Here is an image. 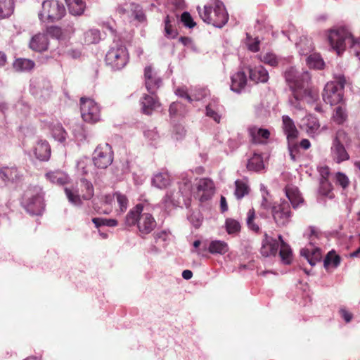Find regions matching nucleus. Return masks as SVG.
<instances>
[{
  "mask_svg": "<svg viewBox=\"0 0 360 360\" xmlns=\"http://www.w3.org/2000/svg\"><path fill=\"white\" fill-rule=\"evenodd\" d=\"M284 76L292 91V96L288 100L292 108L302 110L304 108L302 101L312 103L316 100L318 94L309 87L311 76L308 72H298L290 67L285 70Z\"/></svg>",
  "mask_w": 360,
  "mask_h": 360,
  "instance_id": "obj_1",
  "label": "nucleus"
},
{
  "mask_svg": "<svg viewBox=\"0 0 360 360\" xmlns=\"http://www.w3.org/2000/svg\"><path fill=\"white\" fill-rule=\"evenodd\" d=\"M143 205L137 204L127 214L124 219V224L127 226L136 225L139 236L144 238L150 233L157 226V222L153 216L148 212H143Z\"/></svg>",
  "mask_w": 360,
  "mask_h": 360,
  "instance_id": "obj_2",
  "label": "nucleus"
},
{
  "mask_svg": "<svg viewBox=\"0 0 360 360\" xmlns=\"http://www.w3.org/2000/svg\"><path fill=\"white\" fill-rule=\"evenodd\" d=\"M331 47L340 55L347 46H349L356 57L360 59V41L355 39L345 27L331 30L328 36Z\"/></svg>",
  "mask_w": 360,
  "mask_h": 360,
  "instance_id": "obj_3",
  "label": "nucleus"
},
{
  "mask_svg": "<svg viewBox=\"0 0 360 360\" xmlns=\"http://www.w3.org/2000/svg\"><path fill=\"white\" fill-rule=\"evenodd\" d=\"M197 10L205 22L217 27H222L229 20L224 5L220 0H213L202 8L198 6Z\"/></svg>",
  "mask_w": 360,
  "mask_h": 360,
  "instance_id": "obj_4",
  "label": "nucleus"
},
{
  "mask_svg": "<svg viewBox=\"0 0 360 360\" xmlns=\"http://www.w3.org/2000/svg\"><path fill=\"white\" fill-rule=\"evenodd\" d=\"M278 248H280L279 255L282 262L289 264L292 261V252L289 245L283 240L282 236L278 235L276 240L265 233L260 249L261 254L264 257L275 256Z\"/></svg>",
  "mask_w": 360,
  "mask_h": 360,
  "instance_id": "obj_5",
  "label": "nucleus"
},
{
  "mask_svg": "<svg viewBox=\"0 0 360 360\" xmlns=\"http://www.w3.org/2000/svg\"><path fill=\"white\" fill-rule=\"evenodd\" d=\"M191 181L186 179L179 181L176 188L167 191L163 201L167 207H188L191 200Z\"/></svg>",
  "mask_w": 360,
  "mask_h": 360,
  "instance_id": "obj_6",
  "label": "nucleus"
},
{
  "mask_svg": "<svg viewBox=\"0 0 360 360\" xmlns=\"http://www.w3.org/2000/svg\"><path fill=\"white\" fill-rule=\"evenodd\" d=\"M334 81L328 82L323 91L322 98L326 103L330 105L339 104L343 100V89L346 83L343 75L334 76Z\"/></svg>",
  "mask_w": 360,
  "mask_h": 360,
  "instance_id": "obj_7",
  "label": "nucleus"
},
{
  "mask_svg": "<svg viewBox=\"0 0 360 360\" xmlns=\"http://www.w3.org/2000/svg\"><path fill=\"white\" fill-rule=\"evenodd\" d=\"M65 193L70 202L75 205H80L82 198L90 200L94 196V189L91 182L82 178L75 186L65 187Z\"/></svg>",
  "mask_w": 360,
  "mask_h": 360,
  "instance_id": "obj_8",
  "label": "nucleus"
},
{
  "mask_svg": "<svg viewBox=\"0 0 360 360\" xmlns=\"http://www.w3.org/2000/svg\"><path fill=\"white\" fill-rule=\"evenodd\" d=\"M129 58L127 48L121 44H116L108 51L105 61L112 70H120L126 66Z\"/></svg>",
  "mask_w": 360,
  "mask_h": 360,
  "instance_id": "obj_9",
  "label": "nucleus"
},
{
  "mask_svg": "<svg viewBox=\"0 0 360 360\" xmlns=\"http://www.w3.org/2000/svg\"><path fill=\"white\" fill-rule=\"evenodd\" d=\"M65 8L56 0H46L42 3L41 11L39 13L41 21L54 22L60 20L65 14Z\"/></svg>",
  "mask_w": 360,
  "mask_h": 360,
  "instance_id": "obj_10",
  "label": "nucleus"
},
{
  "mask_svg": "<svg viewBox=\"0 0 360 360\" xmlns=\"http://www.w3.org/2000/svg\"><path fill=\"white\" fill-rule=\"evenodd\" d=\"M25 208L32 214L39 215L45 209L44 193L40 188H34L27 193Z\"/></svg>",
  "mask_w": 360,
  "mask_h": 360,
  "instance_id": "obj_11",
  "label": "nucleus"
},
{
  "mask_svg": "<svg viewBox=\"0 0 360 360\" xmlns=\"http://www.w3.org/2000/svg\"><path fill=\"white\" fill-rule=\"evenodd\" d=\"M80 110L84 121L96 123L101 119V110L98 105L92 99L81 98Z\"/></svg>",
  "mask_w": 360,
  "mask_h": 360,
  "instance_id": "obj_12",
  "label": "nucleus"
},
{
  "mask_svg": "<svg viewBox=\"0 0 360 360\" xmlns=\"http://www.w3.org/2000/svg\"><path fill=\"white\" fill-rule=\"evenodd\" d=\"M93 160L98 168H107L113 160V151L111 146L107 143L99 144L94 152Z\"/></svg>",
  "mask_w": 360,
  "mask_h": 360,
  "instance_id": "obj_13",
  "label": "nucleus"
},
{
  "mask_svg": "<svg viewBox=\"0 0 360 360\" xmlns=\"http://www.w3.org/2000/svg\"><path fill=\"white\" fill-rule=\"evenodd\" d=\"M271 212L273 218L278 226H286L290 221L292 213L290 204L287 201L274 205Z\"/></svg>",
  "mask_w": 360,
  "mask_h": 360,
  "instance_id": "obj_14",
  "label": "nucleus"
},
{
  "mask_svg": "<svg viewBox=\"0 0 360 360\" xmlns=\"http://www.w3.org/2000/svg\"><path fill=\"white\" fill-rule=\"evenodd\" d=\"M214 184L208 178L200 179L198 183L197 191L200 202L210 200L214 193Z\"/></svg>",
  "mask_w": 360,
  "mask_h": 360,
  "instance_id": "obj_15",
  "label": "nucleus"
},
{
  "mask_svg": "<svg viewBox=\"0 0 360 360\" xmlns=\"http://www.w3.org/2000/svg\"><path fill=\"white\" fill-rule=\"evenodd\" d=\"M144 77L146 87L148 91L150 94H155L157 90L159 89L162 83L161 79L160 77H157L156 73L153 71L150 66L145 68Z\"/></svg>",
  "mask_w": 360,
  "mask_h": 360,
  "instance_id": "obj_16",
  "label": "nucleus"
},
{
  "mask_svg": "<svg viewBox=\"0 0 360 360\" xmlns=\"http://www.w3.org/2000/svg\"><path fill=\"white\" fill-rule=\"evenodd\" d=\"M140 103L142 112L147 115H150L160 105L156 94L153 95L144 94L141 98Z\"/></svg>",
  "mask_w": 360,
  "mask_h": 360,
  "instance_id": "obj_17",
  "label": "nucleus"
},
{
  "mask_svg": "<svg viewBox=\"0 0 360 360\" xmlns=\"http://www.w3.org/2000/svg\"><path fill=\"white\" fill-rule=\"evenodd\" d=\"M283 129L287 136L288 141H296L299 132L295 125L293 120L288 115H283Z\"/></svg>",
  "mask_w": 360,
  "mask_h": 360,
  "instance_id": "obj_18",
  "label": "nucleus"
},
{
  "mask_svg": "<svg viewBox=\"0 0 360 360\" xmlns=\"http://www.w3.org/2000/svg\"><path fill=\"white\" fill-rule=\"evenodd\" d=\"M49 39L45 34L38 33L34 35L30 41V48L35 51H44L48 49Z\"/></svg>",
  "mask_w": 360,
  "mask_h": 360,
  "instance_id": "obj_19",
  "label": "nucleus"
},
{
  "mask_svg": "<svg viewBox=\"0 0 360 360\" xmlns=\"http://www.w3.org/2000/svg\"><path fill=\"white\" fill-rule=\"evenodd\" d=\"M249 134L255 144H266L270 137V131L266 129L252 127L249 129Z\"/></svg>",
  "mask_w": 360,
  "mask_h": 360,
  "instance_id": "obj_20",
  "label": "nucleus"
},
{
  "mask_svg": "<svg viewBox=\"0 0 360 360\" xmlns=\"http://www.w3.org/2000/svg\"><path fill=\"white\" fill-rule=\"evenodd\" d=\"M330 154L333 160L338 164L349 160V155L344 145L333 143L330 148Z\"/></svg>",
  "mask_w": 360,
  "mask_h": 360,
  "instance_id": "obj_21",
  "label": "nucleus"
},
{
  "mask_svg": "<svg viewBox=\"0 0 360 360\" xmlns=\"http://www.w3.org/2000/svg\"><path fill=\"white\" fill-rule=\"evenodd\" d=\"M302 127L306 130L309 135L314 136L319 132L320 124L316 117L309 115L302 119Z\"/></svg>",
  "mask_w": 360,
  "mask_h": 360,
  "instance_id": "obj_22",
  "label": "nucleus"
},
{
  "mask_svg": "<svg viewBox=\"0 0 360 360\" xmlns=\"http://www.w3.org/2000/svg\"><path fill=\"white\" fill-rule=\"evenodd\" d=\"M34 155L37 159L46 161L51 156V147L46 141H39L34 147Z\"/></svg>",
  "mask_w": 360,
  "mask_h": 360,
  "instance_id": "obj_23",
  "label": "nucleus"
},
{
  "mask_svg": "<svg viewBox=\"0 0 360 360\" xmlns=\"http://www.w3.org/2000/svg\"><path fill=\"white\" fill-rule=\"evenodd\" d=\"M300 254L307 260L311 266L316 265L317 262L320 261L321 257L320 249L313 246L303 248L300 251Z\"/></svg>",
  "mask_w": 360,
  "mask_h": 360,
  "instance_id": "obj_24",
  "label": "nucleus"
},
{
  "mask_svg": "<svg viewBox=\"0 0 360 360\" xmlns=\"http://www.w3.org/2000/svg\"><path fill=\"white\" fill-rule=\"evenodd\" d=\"M115 195H105L101 198V202L105 207L103 209L99 207L97 203L94 202V209L99 214H108L111 212L112 207V202H114Z\"/></svg>",
  "mask_w": 360,
  "mask_h": 360,
  "instance_id": "obj_25",
  "label": "nucleus"
},
{
  "mask_svg": "<svg viewBox=\"0 0 360 360\" xmlns=\"http://www.w3.org/2000/svg\"><path fill=\"white\" fill-rule=\"evenodd\" d=\"M249 79L255 83H265L269 79L268 71L262 66L249 70Z\"/></svg>",
  "mask_w": 360,
  "mask_h": 360,
  "instance_id": "obj_26",
  "label": "nucleus"
},
{
  "mask_svg": "<svg viewBox=\"0 0 360 360\" xmlns=\"http://www.w3.org/2000/svg\"><path fill=\"white\" fill-rule=\"evenodd\" d=\"M20 176V173L15 167H4L0 169V178L5 182H13L18 179Z\"/></svg>",
  "mask_w": 360,
  "mask_h": 360,
  "instance_id": "obj_27",
  "label": "nucleus"
},
{
  "mask_svg": "<svg viewBox=\"0 0 360 360\" xmlns=\"http://www.w3.org/2000/svg\"><path fill=\"white\" fill-rule=\"evenodd\" d=\"M46 177L53 184L60 186L65 185L68 182V176L59 170L49 172L46 174Z\"/></svg>",
  "mask_w": 360,
  "mask_h": 360,
  "instance_id": "obj_28",
  "label": "nucleus"
},
{
  "mask_svg": "<svg viewBox=\"0 0 360 360\" xmlns=\"http://www.w3.org/2000/svg\"><path fill=\"white\" fill-rule=\"evenodd\" d=\"M246 84V76L244 72H238L231 77V89L237 93L240 92Z\"/></svg>",
  "mask_w": 360,
  "mask_h": 360,
  "instance_id": "obj_29",
  "label": "nucleus"
},
{
  "mask_svg": "<svg viewBox=\"0 0 360 360\" xmlns=\"http://www.w3.org/2000/svg\"><path fill=\"white\" fill-rule=\"evenodd\" d=\"M285 194L291 205L294 208L298 207V205L302 202V198L297 188L294 186H287L285 188Z\"/></svg>",
  "mask_w": 360,
  "mask_h": 360,
  "instance_id": "obj_30",
  "label": "nucleus"
},
{
  "mask_svg": "<svg viewBox=\"0 0 360 360\" xmlns=\"http://www.w3.org/2000/svg\"><path fill=\"white\" fill-rule=\"evenodd\" d=\"M69 11L74 15H82L85 8V3L82 0H65Z\"/></svg>",
  "mask_w": 360,
  "mask_h": 360,
  "instance_id": "obj_31",
  "label": "nucleus"
},
{
  "mask_svg": "<svg viewBox=\"0 0 360 360\" xmlns=\"http://www.w3.org/2000/svg\"><path fill=\"white\" fill-rule=\"evenodd\" d=\"M171 183V177L167 172H160L153 179V184L159 188H165Z\"/></svg>",
  "mask_w": 360,
  "mask_h": 360,
  "instance_id": "obj_32",
  "label": "nucleus"
},
{
  "mask_svg": "<svg viewBox=\"0 0 360 360\" xmlns=\"http://www.w3.org/2000/svg\"><path fill=\"white\" fill-rule=\"evenodd\" d=\"M14 11L13 0H0V19L11 16Z\"/></svg>",
  "mask_w": 360,
  "mask_h": 360,
  "instance_id": "obj_33",
  "label": "nucleus"
},
{
  "mask_svg": "<svg viewBox=\"0 0 360 360\" xmlns=\"http://www.w3.org/2000/svg\"><path fill=\"white\" fill-rule=\"evenodd\" d=\"M208 250L211 254L224 255L228 252L229 248L224 241L213 240L210 243Z\"/></svg>",
  "mask_w": 360,
  "mask_h": 360,
  "instance_id": "obj_34",
  "label": "nucleus"
},
{
  "mask_svg": "<svg viewBox=\"0 0 360 360\" xmlns=\"http://www.w3.org/2000/svg\"><path fill=\"white\" fill-rule=\"evenodd\" d=\"M296 46L301 55H307L313 50L312 41L307 37H301L300 41L296 43Z\"/></svg>",
  "mask_w": 360,
  "mask_h": 360,
  "instance_id": "obj_35",
  "label": "nucleus"
},
{
  "mask_svg": "<svg viewBox=\"0 0 360 360\" xmlns=\"http://www.w3.org/2000/svg\"><path fill=\"white\" fill-rule=\"evenodd\" d=\"M101 39L100 31L96 29H91L84 34V42L86 44H93L98 43Z\"/></svg>",
  "mask_w": 360,
  "mask_h": 360,
  "instance_id": "obj_36",
  "label": "nucleus"
},
{
  "mask_svg": "<svg viewBox=\"0 0 360 360\" xmlns=\"http://www.w3.org/2000/svg\"><path fill=\"white\" fill-rule=\"evenodd\" d=\"M34 67V63L30 59L18 58L13 63V68L17 71H28Z\"/></svg>",
  "mask_w": 360,
  "mask_h": 360,
  "instance_id": "obj_37",
  "label": "nucleus"
},
{
  "mask_svg": "<svg viewBox=\"0 0 360 360\" xmlns=\"http://www.w3.org/2000/svg\"><path fill=\"white\" fill-rule=\"evenodd\" d=\"M173 22H174V18L167 15L165 19V36L168 38L174 39L178 34L177 30L174 26Z\"/></svg>",
  "mask_w": 360,
  "mask_h": 360,
  "instance_id": "obj_38",
  "label": "nucleus"
},
{
  "mask_svg": "<svg viewBox=\"0 0 360 360\" xmlns=\"http://www.w3.org/2000/svg\"><path fill=\"white\" fill-rule=\"evenodd\" d=\"M264 169L263 159L259 154H255L249 159V170L260 172Z\"/></svg>",
  "mask_w": 360,
  "mask_h": 360,
  "instance_id": "obj_39",
  "label": "nucleus"
},
{
  "mask_svg": "<svg viewBox=\"0 0 360 360\" xmlns=\"http://www.w3.org/2000/svg\"><path fill=\"white\" fill-rule=\"evenodd\" d=\"M332 191V185L328 180V179L322 174V178L320 180V186L319 189V192L321 195L327 196L330 198H333V195L331 193Z\"/></svg>",
  "mask_w": 360,
  "mask_h": 360,
  "instance_id": "obj_40",
  "label": "nucleus"
},
{
  "mask_svg": "<svg viewBox=\"0 0 360 360\" xmlns=\"http://www.w3.org/2000/svg\"><path fill=\"white\" fill-rule=\"evenodd\" d=\"M307 63L311 68L322 69L324 66V62L321 56L318 53H313L309 56L307 59Z\"/></svg>",
  "mask_w": 360,
  "mask_h": 360,
  "instance_id": "obj_41",
  "label": "nucleus"
},
{
  "mask_svg": "<svg viewBox=\"0 0 360 360\" xmlns=\"http://www.w3.org/2000/svg\"><path fill=\"white\" fill-rule=\"evenodd\" d=\"M340 263V257L335 253L333 251H330L328 253L324 259L323 264L324 266L328 269L329 266L336 268Z\"/></svg>",
  "mask_w": 360,
  "mask_h": 360,
  "instance_id": "obj_42",
  "label": "nucleus"
},
{
  "mask_svg": "<svg viewBox=\"0 0 360 360\" xmlns=\"http://www.w3.org/2000/svg\"><path fill=\"white\" fill-rule=\"evenodd\" d=\"M114 195L115 196L117 202L119 205V209L117 210V212H120V214H122L127 209L129 202L128 198L125 195L120 192L115 193Z\"/></svg>",
  "mask_w": 360,
  "mask_h": 360,
  "instance_id": "obj_43",
  "label": "nucleus"
},
{
  "mask_svg": "<svg viewBox=\"0 0 360 360\" xmlns=\"http://www.w3.org/2000/svg\"><path fill=\"white\" fill-rule=\"evenodd\" d=\"M92 222L95 224L96 227L98 228L102 226L109 227H115L117 226L118 221L114 219H104L95 217L92 219Z\"/></svg>",
  "mask_w": 360,
  "mask_h": 360,
  "instance_id": "obj_44",
  "label": "nucleus"
},
{
  "mask_svg": "<svg viewBox=\"0 0 360 360\" xmlns=\"http://www.w3.org/2000/svg\"><path fill=\"white\" fill-rule=\"evenodd\" d=\"M333 143H339L340 145L348 146L351 143V139L348 134L344 130H338L336 133V136L334 138Z\"/></svg>",
  "mask_w": 360,
  "mask_h": 360,
  "instance_id": "obj_45",
  "label": "nucleus"
},
{
  "mask_svg": "<svg viewBox=\"0 0 360 360\" xmlns=\"http://www.w3.org/2000/svg\"><path fill=\"white\" fill-rule=\"evenodd\" d=\"M226 229L229 234L236 233L240 231V223L231 218H228L225 222Z\"/></svg>",
  "mask_w": 360,
  "mask_h": 360,
  "instance_id": "obj_46",
  "label": "nucleus"
},
{
  "mask_svg": "<svg viewBox=\"0 0 360 360\" xmlns=\"http://www.w3.org/2000/svg\"><path fill=\"white\" fill-rule=\"evenodd\" d=\"M259 59L263 63L272 67H276L279 63V58L271 52L265 53L263 57L259 56Z\"/></svg>",
  "mask_w": 360,
  "mask_h": 360,
  "instance_id": "obj_47",
  "label": "nucleus"
},
{
  "mask_svg": "<svg viewBox=\"0 0 360 360\" xmlns=\"http://www.w3.org/2000/svg\"><path fill=\"white\" fill-rule=\"evenodd\" d=\"M216 103L217 102L214 101L206 106V115L212 118L216 122L219 123L221 117L215 110Z\"/></svg>",
  "mask_w": 360,
  "mask_h": 360,
  "instance_id": "obj_48",
  "label": "nucleus"
},
{
  "mask_svg": "<svg viewBox=\"0 0 360 360\" xmlns=\"http://www.w3.org/2000/svg\"><path fill=\"white\" fill-rule=\"evenodd\" d=\"M260 190L262 192V200L260 204V206L262 209L267 210L271 207V202L269 198V193L264 185L260 186Z\"/></svg>",
  "mask_w": 360,
  "mask_h": 360,
  "instance_id": "obj_49",
  "label": "nucleus"
},
{
  "mask_svg": "<svg viewBox=\"0 0 360 360\" xmlns=\"http://www.w3.org/2000/svg\"><path fill=\"white\" fill-rule=\"evenodd\" d=\"M235 184V195L238 199H240L245 195V193H247L248 186L245 183L240 180L236 181Z\"/></svg>",
  "mask_w": 360,
  "mask_h": 360,
  "instance_id": "obj_50",
  "label": "nucleus"
},
{
  "mask_svg": "<svg viewBox=\"0 0 360 360\" xmlns=\"http://www.w3.org/2000/svg\"><path fill=\"white\" fill-rule=\"evenodd\" d=\"M52 133L54 139L60 142H63L66 139L67 133L60 125L56 126L53 129Z\"/></svg>",
  "mask_w": 360,
  "mask_h": 360,
  "instance_id": "obj_51",
  "label": "nucleus"
},
{
  "mask_svg": "<svg viewBox=\"0 0 360 360\" xmlns=\"http://www.w3.org/2000/svg\"><path fill=\"white\" fill-rule=\"evenodd\" d=\"M333 118L337 123H343L347 118L345 109L342 106L337 107L333 115Z\"/></svg>",
  "mask_w": 360,
  "mask_h": 360,
  "instance_id": "obj_52",
  "label": "nucleus"
},
{
  "mask_svg": "<svg viewBox=\"0 0 360 360\" xmlns=\"http://www.w3.org/2000/svg\"><path fill=\"white\" fill-rule=\"evenodd\" d=\"M257 219V217L255 215V211L249 212V229L252 231L257 233L259 231V224L258 222H255V220Z\"/></svg>",
  "mask_w": 360,
  "mask_h": 360,
  "instance_id": "obj_53",
  "label": "nucleus"
},
{
  "mask_svg": "<svg viewBox=\"0 0 360 360\" xmlns=\"http://www.w3.org/2000/svg\"><path fill=\"white\" fill-rule=\"evenodd\" d=\"M288 148L291 160L296 161L297 155L298 154V145L296 141H288Z\"/></svg>",
  "mask_w": 360,
  "mask_h": 360,
  "instance_id": "obj_54",
  "label": "nucleus"
},
{
  "mask_svg": "<svg viewBox=\"0 0 360 360\" xmlns=\"http://www.w3.org/2000/svg\"><path fill=\"white\" fill-rule=\"evenodd\" d=\"M181 21L183 24L189 28H193L195 26L196 23L193 21V18L188 12H184L181 16Z\"/></svg>",
  "mask_w": 360,
  "mask_h": 360,
  "instance_id": "obj_55",
  "label": "nucleus"
},
{
  "mask_svg": "<svg viewBox=\"0 0 360 360\" xmlns=\"http://www.w3.org/2000/svg\"><path fill=\"white\" fill-rule=\"evenodd\" d=\"M335 179L337 184H338L343 188H346L349 184V178L345 174L342 172H337Z\"/></svg>",
  "mask_w": 360,
  "mask_h": 360,
  "instance_id": "obj_56",
  "label": "nucleus"
},
{
  "mask_svg": "<svg viewBox=\"0 0 360 360\" xmlns=\"http://www.w3.org/2000/svg\"><path fill=\"white\" fill-rule=\"evenodd\" d=\"M131 10H133L136 13L135 18L139 21H143L145 19V15L141 10L140 5L133 3L131 4Z\"/></svg>",
  "mask_w": 360,
  "mask_h": 360,
  "instance_id": "obj_57",
  "label": "nucleus"
},
{
  "mask_svg": "<svg viewBox=\"0 0 360 360\" xmlns=\"http://www.w3.org/2000/svg\"><path fill=\"white\" fill-rule=\"evenodd\" d=\"M260 42L261 40L258 37L251 39L249 37V51L252 52L259 51Z\"/></svg>",
  "mask_w": 360,
  "mask_h": 360,
  "instance_id": "obj_58",
  "label": "nucleus"
},
{
  "mask_svg": "<svg viewBox=\"0 0 360 360\" xmlns=\"http://www.w3.org/2000/svg\"><path fill=\"white\" fill-rule=\"evenodd\" d=\"M188 219L195 228L198 229L200 226L201 223H202V219L198 213L191 214L189 216Z\"/></svg>",
  "mask_w": 360,
  "mask_h": 360,
  "instance_id": "obj_59",
  "label": "nucleus"
},
{
  "mask_svg": "<svg viewBox=\"0 0 360 360\" xmlns=\"http://www.w3.org/2000/svg\"><path fill=\"white\" fill-rule=\"evenodd\" d=\"M153 237L155 243H158L160 240L165 242L168 238V233L166 231H158L153 234Z\"/></svg>",
  "mask_w": 360,
  "mask_h": 360,
  "instance_id": "obj_60",
  "label": "nucleus"
},
{
  "mask_svg": "<svg viewBox=\"0 0 360 360\" xmlns=\"http://www.w3.org/2000/svg\"><path fill=\"white\" fill-rule=\"evenodd\" d=\"M47 33L56 38H59L62 35L61 29L56 26H51L48 27Z\"/></svg>",
  "mask_w": 360,
  "mask_h": 360,
  "instance_id": "obj_61",
  "label": "nucleus"
},
{
  "mask_svg": "<svg viewBox=\"0 0 360 360\" xmlns=\"http://www.w3.org/2000/svg\"><path fill=\"white\" fill-rule=\"evenodd\" d=\"M340 314L347 323H349L352 319V314L345 309H340Z\"/></svg>",
  "mask_w": 360,
  "mask_h": 360,
  "instance_id": "obj_62",
  "label": "nucleus"
},
{
  "mask_svg": "<svg viewBox=\"0 0 360 360\" xmlns=\"http://www.w3.org/2000/svg\"><path fill=\"white\" fill-rule=\"evenodd\" d=\"M176 94L178 96H179L180 97L185 98L189 102H192V101H193V99L189 96V94L187 93V91L184 90V89H177L176 90Z\"/></svg>",
  "mask_w": 360,
  "mask_h": 360,
  "instance_id": "obj_63",
  "label": "nucleus"
},
{
  "mask_svg": "<svg viewBox=\"0 0 360 360\" xmlns=\"http://www.w3.org/2000/svg\"><path fill=\"white\" fill-rule=\"evenodd\" d=\"M220 210L221 212H225L228 210V204L226 202V199L223 195H221L220 198Z\"/></svg>",
  "mask_w": 360,
  "mask_h": 360,
  "instance_id": "obj_64",
  "label": "nucleus"
}]
</instances>
